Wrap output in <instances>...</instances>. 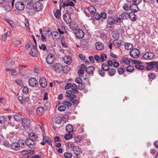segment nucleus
Here are the masks:
<instances>
[{
	"mask_svg": "<svg viewBox=\"0 0 158 158\" xmlns=\"http://www.w3.org/2000/svg\"><path fill=\"white\" fill-rule=\"evenodd\" d=\"M39 82L41 86L44 88H45L47 85V80L44 77H41L40 78Z\"/></svg>",
	"mask_w": 158,
	"mask_h": 158,
	"instance_id": "nucleus-14",
	"label": "nucleus"
},
{
	"mask_svg": "<svg viewBox=\"0 0 158 158\" xmlns=\"http://www.w3.org/2000/svg\"><path fill=\"white\" fill-rule=\"evenodd\" d=\"M25 143L26 145L31 149L35 148V144L33 141L29 139H27L25 141Z\"/></svg>",
	"mask_w": 158,
	"mask_h": 158,
	"instance_id": "nucleus-6",
	"label": "nucleus"
},
{
	"mask_svg": "<svg viewBox=\"0 0 158 158\" xmlns=\"http://www.w3.org/2000/svg\"><path fill=\"white\" fill-rule=\"evenodd\" d=\"M50 34V35H53V40H60L61 36L60 34L57 31H53L52 32H51Z\"/></svg>",
	"mask_w": 158,
	"mask_h": 158,
	"instance_id": "nucleus-16",
	"label": "nucleus"
},
{
	"mask_svg": "<svg viewBox=\"0 0 158 158\" xmlns=\"http://www.w3.org/2000/svg\"><path fill=\"white\" fill-rule=\"evenodd\" d=\"M57 31L58 32L60 35H62L64 34L65 32L67 33L66 31L65 30V29L64 27H62L60 28H57Z\"/></svg>",
	"mask_w": 158,
	"mask_h": 158,
	"instance_id": "nucleus-33",
	"label": "nucleus"
},
{
	"mask_svg": "<svg viewBox=\"0 0 158 158\" xmlns=\"http://www.w3.org/2000/svg\"><path fill=\"white\" fill-rule=\"evenodd\" d=\"M22 124L25 129H28L30 125V120L27 118H23L22 120Z\"/></svg>",
	"mask_w": 158,
	"mask_h": 158,
	"instance_id": "nucleus-7",
	"label": "nucleus"
},
{
	"mask_svg": "<svg viewBox=\"0 0 158 158\" xmlns=\"http://www.w3.org/2000/svg\"><path fill=\"white\" fill-rule=\"evenodd\" d=\"M63 60L65 63L68 64H70L72 63L71 58L69 56H65Z\"/></svg>",
	"mask_w": 158,
	"mask_h": 158,
	"instance_id": "nucleus-26",
	"label": "nucleus"
},
{
	"mask_svg": "<svg viewBox=\"0 0 158 158\" xmlns=\"http://www.w3.org/2000/svg\"><path fill=\"white\" fill-rule=\"evenodd\" d=\"M69 25V28L72 30H76L78 27L77 24L76 22H71Z\"/></svg>",
	"mask_w": 158,
	"mask_h": 158,
	"instance_id": "nucleus-22",
	"label": "nucleus"
},
{
	"mask_svg": "<svg viewBox=\"0 0 158 158\" xmlns=\"http://www.w3.org/2000/svg\"><path fill=\"white\" fill-rule=\"evenodd\" d=\"M39 48L40 49L43 51H46L47 49L46 46L44 44H42L40 46H39Z\"/></svg>",
	"mask_w": 158,
	"mask_h": 158,
	"instance_id": "nucleus-58",
	"label": "nucleus"
},
{
	"mask_svg": "<svg viewBox=\"0 0 158 158\" xmlns=\"http://www.w3.org/2000/svg\"><path fill=\"white\" fill-rule=\"evenodd\" d=\"M55 59L53 56V55L51 54L48 55L46 58V61L48 64H51L53 63Z\"/></svg>",
	"mask_w": 158,
	"mask_h": 158,
	"instance_id": "nucleus-17",
	"label": "nucleus"
},
{
	"mask_svg": "<svg viewBox=\"0 0 158 158\" xmlns=\"http://www.w3.org/2000/svg\"><path fill=\"white\" fill-rule=\"evenodd\" d=\"M49 139L48 137L47 136H43V141L40 143L41 144L44 145L45 144L48 140Z\"/></svg>",
	"mask_w": 158,
	"mask_h": 158,
	"instance_id": "nucleus-42",
	"label": "nucleus"
},
{
	"mask_svg": "<svg viewBox=\"0 0 158 158\" xmlns=\"http://www.w3.org/2000/svg\"><path fill=\"white\" fill-rule=\"evenodd\" d=\"M113 38L115 39L113 42L114 45L116 47H118L121 45L122 43L120 40H119L117 39V38L118 36V34H115V36L114 37V35H113Z\"/></svg>",
	"mask_w": 158,
	"mask_h": 158,
	"instance_id": "nucleus-8",
	"label": "nucleus"
},
{
	"mask_svg": "<svg viewBox=\"0 0 158 158\" xmlns=\"http://www.w3.org/2000/svg\"><path fill=\"white\" fill-rule=\"evenodd\" d=\"M88 10L91 14H95L96 10L94 6H89L88 7Z\"/></svg>",
	"mask_w": 158,
	"mask_h": 158,
	"instance_id": "nucleus-30",
	"label": "nucleus"
},
{
	"mask_svg": "<svg viewBox=\"0 0 158 158\" xmlns=\"http://www.w3.org/2000/svg\"><path fill=\"white\" fill-rule=\"evenodd\" d=\"M34 153L35 151H32L30 152H27V153L25 155V157H28L34 154Z\"/></svg>",
	"mask_w": 158,
	"mask_h": 158,
	"instance_id": "nucleus-52",
	"label": "nucleus"
},
{
	"mask_svg": "<svg viewBox=\"0 0 158 158\" xmlns=\"http://www.w3.org/2000/svg\"><path fill=\"white\" fill-rule=\"evenodd\" d=\"M62 104L65 106H71L72 104L69 102L68 101H64L63 102Z\"/></svg>",
	"mask_w": 158,
	"mask_h": 158,
	"instance_id": "nucleus-55",
	"label": "nucleus"
},
{
	"mask_svg": "<svg viewBox=\"0 0 158 158\" xmlns=\"http://www.w3.org/2000/svg\"><path fill=\"white\" fill-rule=\"evenodd\" d=\"M142 0H133V3L131 4L130 6V9L133 10L134 12H137L139 10L138 5L142 2Z\"/></svg>",
	"mask_w": 158,
	"mask_h": 158,
	"instance_id": "nucleus-3",
	"label": "nucleus"
},
{
	"mask_svg": "<svg viewBox=\"0 0 158 158\" xmlns=\"http://www.w3.org/2000/svg\"><path fill=\"white\" fill-rule=\"evenodd\" d=\"M29 137L30 139L33 141H35L37 139V136L34 133L31 132L29 134Z\"/></svg>",
	"mask_w": 158,
	"mask_h": 158,
	"instance_id": "nucleus-25",
	"label": "nucleus"
},
{
	"mask_svg": "<svg viewBox=\"0 0 158 158\" xmlns=\"http://www.w3.org/2000/svg\"><path fill=\"white\" fill-rule=\"evenodd\" d=\"M10 147L13 150L17 151L19 149L20 145L19 143H14L10 145Z\"/></svg>",
	"mask_w": 158,
	"mask_h": 158,
	"instance_id": "nucleus-21",
	"label": "nucleus"
},
{
	"mask_svg": "<svg viewBox=\"0 0 158 158\" xmlns=\"http://www.w3.org/2000/svg\"><path fill=\"white\" fill-rule=\"evenodd\" d=\"M98 73L102 77L105 76V72L102 70L100 69L98 70Z\"/></svg>",
	"mask_w": 158,
	"mask_h": 158,
	"instance_id": "nucleus-62",
	"label": "nucleus"
},
{
	"mask_svg": "<svg viewBox=\"0 0 158 158\" xmlns=\"http://www.w3.org/2000/svg\"><path fill=\"white\" fill-rule=\"evenodd\" d=\"M18 99L21 104H24V100L23 99V98L22 96H19L18 97Z\"/></svg>",
	"mask_w": 158,
	"mask_h": 158,
	"instance_id": "nucleus-60",
	"label": "nucleus"
},
{
	"mask_svg": "<svg viewBox=\"0 0 158 158\" xmlns=\"http://www.w3.org/2000/svg\"><path fill=\"white\" fill-rule=\"evenodd\" d=\"M75 34L78 39H82L84 37V32L82 29H77L75 31Z\"/></svg>",
	"mask_w": 158,
	"mask_h": 158,
	"instance_id": "nucleus-4",
	"label": "nucleus"
},
{
	"mask_svg": "<svg viewBox=\"0 0 158 158\" xmlns=\"http://www.w3.org/2000/svg\"><path fill=\"white\" fill-rule=\"evenodd\" d=\"M68 6L74 7L75 4L73 2L70 0H66L64 2H63L62 6L64 8L65 6Z\"/></svg>",
	"mask_w": 158,
	"mask_h": 158,
	"instance_id": "nucleus-12",
	"label": "nucleus"
},
{
	"mask_svg": "<svg viewBox=\"0 0 158 158\" xmlns=\"http://www.w3.org/2000/svg\"><path fill=\"white\" fill-rule=\"evenodd\" d=\"M73 137L72 135L71 134H67L65 135L64 138L66 139H71Z\"/></svg>",
	"mask_w": 158,
	"mask_h": 158,
	"instance_id": "nucleus-56",
	"label": "nucleus"
},
{
	"mask_svg": "<svg viewBox=\"0 0 158 158\" xmlns=\"http://www.w3.org/2000/svg\"><path fill=\"white\" fill-rule=\"evenodd\" d=\"M101 18L103 19H106L107 17V15L106 14L105 12H102L100 14Z\"/></svg>",
	"mask_w": 158,
	"mask_h": 158,
	"instance_id": "nucleus-59",
	"label": "nucleus"
},
{
	"mask_svg": "<svg viewBox=\"0 0 158 158\" xmlns=\"http://www.w3.org/2000/svg\"><path fill=\"white\" fill-rule=\"evenodd\" d=\"M84 139V137L82 135H79L75 139L77 143H79L80 141Z\"/></svg>",
	"mask_w": 158,
	"mask_h": 158,
	"instance_id": "nucleus-40",
	"label": "nucleus"
},
{
	"mask_svg": "<svg viewBox=\"0 0 158 158\" xmlns=\"http://www.w3.org/2000/svg\"><path fill=\"white\" fill-rule=\"evenodd\" d=\"M102 68L103 70L106 71L108 70L109 69V66L106 63H103L102 64Z\"/></svg>",
	"mask_w": 158,
	"mask_h": 158,
	"instance_id": "nucleus-41",
	"label": "nucleus"
},
{
	"mask_svg": "<svg viewBox=\"0 0 158 158\" xmlns=\"http://www.w3.org/2000/svg\"><path fill=\"white\" fill-rule=\"evenodd\" d=\"M44 111V109L42 107H38L36 110V113L39 115H41Z\"/></svg>",
	"mask_w": 158,
	"mask_h": 158,
	"instance_id": "nucleus-27",
	"label": "nucleus"
},
{
	"mask_svg": "<svg viewBox=\"0 0 158 158\" xmlns=\"http://www.w3.org/2000/svg\"><path fill=\"white\" fill-rule=\"evenodd\" d=\"M72 84L71 83H68L64 87L65 89L67 90L71 88L72 86Z\"/></svg>",
	"mask_w": 158,
	"mask_h": 158,
	"instance_id": "nucleus-57",
	"label": "nucleus"
},
{
	"mask_svg": "<svg viewBox=\"0 0 158 158\" xmlns=\"http://www.w3.org/2000/svg\"><path fill=\"white\" fill-rule=\"evenodd\" d=\"M73 150L74 154L77 156H78L82 153L81 149L78 146H75L73 148Z\"/></svg>",
	"mask_w": 158,
	"mask_h": 158,
	"instance_id": "nucleus-18",
	"label": "nucleus"
},
{
	"mask_svg": "<svg viewBox=\"0 0 158 158\" xmlns=\"http://www.w3.org/2000/svg\"><path fill=\"white\" fill-rule=\"evenodd\" d=\"M64 155L65 158H71L72 156V155L71 153L67 152H65Z\"/></svg>",
	"mask_w": 158,
	"mask_h": 158,
	"instance_id": "nucleus-49",
	"label": "nucleus"
},
{
	"mask_svg": "<svg viewBox=\"0 0 158 158\" xmlns=\"http://www.w3.org/2000/svg\"><path fill=\"white\" fill-rule=\"evenodd\" d=\"M94 70V68L92 66L87 67L86 69V71L88 73H92Z\"/></svg>",
	"mask_w": 158,
	"mask_h": 158,
	"instance_id": "nucleus-29",
	"label": "nucleus"
},
{
	"mask_svg": "<svg viewBox=\"0 0 158 158\" xmlns=\"http://www.w3.org/2000/svg\"><path fill=\"white\" fill-rule=\"evenodd\" d=\"M65 130L67 132L71 133L73 132V129L71 125L69 124L66 126Z\"/></svg>",
	"mask_w": 158,
	"mask_h": 158,
	"instance_id": "nucleus-23",
	"label": "nucleus"
},
{
	"mask_svg": "<svg viewBox=\"0 0 158 158\" xmlns=\"http://www.w3.org/2000/svg\"><path fill=\"white\" fill-rule=\"evenodd\" d=\"M107 22L110 25H113L115 23V20L113 17H109L107 20Z\"/></svg>",
	"mask_w": 158,
	"mask_h": 158,
	"instance_id": "nucleus-31",
	"label": "nucleus"
},
{
	"mask_svg": "<svg viewBox=\"0 0 158 158\" xmlns=\"http://www.w3.org/2000/svg\"><path fill=\"white\" fill-rule=\"evenodd\" d=\"M15 81L17 84L20 85H21L23 83L22 81L20 79L15 80Z\"/></svg>",
	"mask_w": 158,
	"mask_h": 158,
	"instance_id": "nucleus-64",
	"label": "nucleus"
},
{
	"mask_svg": "<svg viewBox=\"0 0 158 158\" xmlns=\"http://www.w3.org/2000/svg\"><path fill=\"white\" fill-rule=\"evenodd\" d=\"M116 72L115 69L111 68L109 69L108 73L109 75L111 76H114Z\"/></svg>",
	"mask_w": 158,
	"mask_h": 158,
	"instance_id": "nucleus-39",
	"label": "nucleus"
},
{
	"mask_svg": "<svg viewBox=\"0 0 158 158\" xmlns=\"http://www.w3.org/2000/svg\"><path fill=\"white\" fill-rule=\"evenodd\" d=\"M23 91L25 93H27L29 91V89L27 86H24L23 88Z\"/></svg>",
	"mask_w": 158,
	"mask_h": 158,
	"instance_id": "nucleus-63",
	"label": "nucleus"
},
{
	"mask_svg": "<svg viewBox=\"0 0 158 158\" xmlns=\"http://www.w3.org/2000/svg\"><path fill=\"white\" fill-rule=\"evenodd\" d=\"M134 70V67L131 65L128 66L126 68V70L128 72H131Z\"/></svg>",
	"mask_w": 158,
	"mask_h": 158,
	"instance_id": "nucleus-47",
	"label": "nucleus"
},
{
	"mask_svg": "<svg viewBox=\"0 0 158 158\" xmlns=\"http://www.w3.org/2000/svg\"><path fill=\"white\" fill-rule=\"evenodd\" d=\"M118 72L119 74H123L124 72V69L121 68H119L118 69Z\"/></svg>",
	"mask_w": 158,
	"mask_h": 158,
	"instance_id": "nucleus-54",
	"label": "nucleus"
},
{
	"mask_svg": "<svg viewBox=\"0 0 158 158\" xmlns=\"http://www.w3.org/2000/svg\"><path fill=\"white\" fill-rule=\"evenodd\" d=\"M30 53L33 57H36L37 56V52L36 50L31 49Z\"/></svg>",
	"mask_w": 158,
	"mask_h": 158,
	"instance_id": "nucleus-43",
	"label": "nucleus"
},
{
	"mask_svg": "<svg viewBox=\"0 0 158 158\" xmlns=\"http://www.w3.org/2000/svg\"><path fill=\"white\" fill-rule=\"evenodd\" d=\"M134 13V12H131L129 13V18L131 21L133 22L136 21L137 19Z\"/></svg>",
	"mask_w": 158,
	"mask_h": 158,
	"instance_id": "nucleus-28",
	"label": "nucleus"
},
{
	"mask_svg": "<svg viewBox=\"0 0 158 158\" xmlns=\"http://www.w3.org/2000/svg\"><path fill=\"white\" fill-rule=\"evenodd\" d=\"M122 60L123 63H124L128 65L130 64V60H129L126 57H123L122 58Z\"/></svg>",
	"mask_w": 158,
	"mask_h": 158,
	"instance_id": "nucleus-36",
	"label": "nucleus"
},
{
	"mask_svg": "<svg viewBox=\"0 0 158 158\" xmlns=\"http://www.w3.org/2000/svg\"><path fill=\"white\" fill-rule=\"evenodd\" d=\"M95 46L97 50H100L104 49V45L101 42H97L95 44Z\"/></svg>",
	"mask_w": 158,
	"mask_h": 158,
	"instance_id": "nucleus-24",
	"label": "nucleus"
},
{
	"mask_svg": "<svg viewBox=\"0 0 158 158\" xmlns=\"http://www.w3.org/2000/svg\"><path fill=\"white\" fill-rule=\"evenodd\" d=\"M66 108L64 105H61L58 108V110L60 111H63L65 110Z\"/></svg>",
	"mask_w": 158,
	"mask_h": 158,
	"instance_id": "nucleus-46",
	"label": "nucleus"
},
{
	"mask_svg": "<svg viewBox=\"0 0 158 158\" xmlns=\"http://www.w3.org/2000/svg\"><path fill=\"white\" fill-rule=\"evenodd\" d=\"M14 120L16 121H19L22 119V116L19 114H16L13 117Z\"/></svg>",
	"mask_w": 158,
	"mask_h": 158,
	"instance_id": "nucleus-34",
	"label": "nucleus"
},
{
	"mask_svg": "<svg viewBox=\"0 0 158 158\" xmlns=\"http://www.w3.org/2000/svg\"><path fill=\"white\" fill-rule=\"evenodd\" d=\"M125 47L126 50H131L133 48V45L132 44L126 43L125 44Z\"/></svg>",
	"mask_w": 158,
	"mask_h": 158,
	"instance_id": "nucleus-35",
	"label": "nucleus"
},
{
	"mask_svg": "<svg viewBox=\"0 0 158 158\" xmlns=\"http://www.w3.org/2000/svg\"><path fill=\"white\" fill-rule=\"evenodd\" d=\"M6 120V118L5 116L2 115L0 116V123H4Z\"/></svg>",
	"mask_w": 158,
	"mask_h": 158,
	"instance_id": "nucleus-50",
	"label": "nucleus"
},
{
	"mask_svg": "<svg viewBox=\"0 0 158 158\" xmlns=\"http://www.w3.org/2000/svg\"><path fill=\"white\" fill-rule=\"evenodd\" d=\"M154 56V54L153 52H148L143 55V57L145 60H151L153 58Z\"/></svg>",
	"mask_w": 158,
	"mask_h": 158,
	"instance_id": "nucleus-10",
	"label": "nucleus"
},
{
	"mask_svg": "<svg viewBox=\"0 0 158 158\" xmlns=\"http://www.w3.org/2000/svg\"><path fill=\"white\" fill-rule=\"evenodd\" d=\"M62 121V118L59 116H57L56 117L54 120V121L55 123L57 124H60Z\"/></svg>",
	"mask_w": 158,
	"mask_h": 158,
	"instance_id": "nucleus-38",
	"label": "nucleus"
},
{
	"mask_svg": "<svg viewBox=\"0 0 158 158\" xmlns=\"http://www.w3.org/2000/svg\"><path fill=\"white\" fill-rule=\"evenodd\" d=\"M15 7L16 9L19 11L23 10L25 8V5L21 2H17L15 4Z\"/></svg>",
	"mask_w": 158,
	"mask_h": 158,
	"instance_id": "nucleus-9",
	"label": "nucleus"
},
{
	"mask_svg": "<svg viewBox=\"0 0 158 158\" xmlns=\"http://www.w3.org/2000/svg\"><path fill=\"white\" fill-rule=\"evenodd\" d=\"M130 53V56L134 58H138L140 54L139 51L136 48L132 49Z\"/></svg>",
	"mask_w": 158,
	"mask_h": 158,
	"instance_id": "nucleus-5",
	"label": "nucleus"
},
{
	"mask_svg": "<svg viewBox=\"0 0 158 158\" xmlns=\"http://www.w3.org/2000/svg\"><path fill=\"white\" fill-rule=\"evenodd\" d=\"M148 77L150 79H153L155 78L156 75L154 73H150L148 74Z\"/></svg>",
	"mask_w": 158,
	"mask_h": 158,
	"instance_id": "nucleus-53",
	"label": "nucleus"
},
{
	"mask_svg": "<svg viewBox=\"0 0 158 158\" xmlns=\"http://www.w3.org/2000/svg\"><path fill=\"white\" fill-rule=\"evenodd\" d=\"M121 17L122 19L125 20L129 18V14L127 13H123L121 15Z\"/></svg>",
	"mask_w": 158,
	"mask_h": 158,
	"instance_id": "nucleus-37",
	"label": "nucleus"
},
{
	"mask_svg": "<svg viewBox=\"0 0 158 158\" xmlns=\"http://www.w3.org/2000/svg\"><path fill=\"white\" fill-rule=\"evenodd\" d=\"M146 64L147 66L146 67V69L147 70L155 68V64H156L155 61L147 62Z\"/></svg>",
	"mask_w": 158,
	"mask_h": 158,
	"instance_id": "nucleus-19",
	"label": "nucleus"
},
{
	"mask_svg": "<svg viewBox=\"0 0 158 158\" xmlns=\"http://www.w3.org/2000/svg\"><path fill=\"white\" fill-rule=\"evenodd\" d=\"M65 145L66 147H67L69 148H73V149L74 147H75L73 143L72 142L67 143L65 144Z\"/></svg>",
	"mask_w": 158,
	"mask_h": 158,
	"instance_id": "nucleus-45",
	"label": "nucleus"
},
{
	"mask_svg": "<svg viewBox=\"0 0 158 158\" xmlns=\"http://www.w3.org/2000/svg\"><path fill=\"white\" fill-rule=\"evenodd\" d=\"M67 91H71V94H75V93H77L78 90L77 85L74 83L72 85V86L71 87V90H67Z\"/></svg>",
	"mask_w": 158,
	"mask_h": 158,
	"instance_id": "nucleus-15",
	"label": "nucleus"
},
{
	"mask_svg": "<svg viewBox=\"0 0 158 158\" xmlns=\"http://www.w3.org/2000/svg\"><path fill=\"white\" fill-rule=\"evenodd\" d=\"M27 3L26 7L30 10L33 9L35 11L38 12L42 10L43 6L40 2H36L33 4V0H25Z\"/></svg>",
	"mask_w": 158,
	"mask_h": 158,
	"instance_id": "nucleus-1",
	"label": "nucleus"
},
{
	"mask_svg": "<svg viewBox=\"0 0 158 158\" xmlns=\"http://www.w3.org/2000/svg\"><path fill=\"white\" fill-rule=\"evenodd\" d=\"M135 67L136 68L139 69H143L144 68V66L139 63L135 64Z\"/></svg>",
	"mask_w": 158,
	"mask_h": 158,
	"instance_id": "nucleus-48",
	"label": "nucleus"
},
{
	"mask_svg": "<svg viewBox=\"0 0 158 158\" xmlns=\"http://www.w3.org/2000/svg\"><path fill=\"white\" fill-rule=\"evenodd\" d=\"M107 58L106 55L104 53H102L100 55V60L102 62L106 60Z\"/></svg>",
	"mask_w": 158,
	"mask_h": 158,
	"instance_id": "nucleus-44",
	"label": "nucleus"
},
{
	"mask_svg": "<svg viewBox=\"0 0 158 158\" xmlns=\"http://www.w3.org/2000/svg\"><path fill=\"white\" fill-rule=\"evenodd\" d=\"M7 66L9 67H10L12 66L14 64V62L12 61L11 60H8L6 62V63Z\"/></svg>",
	"mask_w": 158,
	"mask_h": 158,
	"instance_id": "nucleus-51",
	"label": "nucleus"
},
{
	"mask_svg": "<svg viewBox=\"0 0 158 158\" xmlns=\"http://www.w3.org/2000/svg\"><path fill=\"white\" fill-rule=\"evenodd\" d=\"M75 81L77 83L81 84L82 82V80L80 77H77L76 78Z\"/></svg>",
	"mask_w": 158,
	"mask_h": 158,
	"instance_id": "nucleus-61",
	"label": "nucleus"
},
{
	"mask_svg": "<svg viewBox=\"0 0 158 158\" xmlns=\"http://www.w3.org/2000/svg\"><path fill=\"white\" fill-rule=\"evenodd\" d=\"M64 20L67 23H70L71 22V16L68 13H65L63 16Z\"/></svg>",
	"mask_w": 158,
	"mask_h": 158,
	"instance_id": "nucleus-13",
	"label": "nucleus"
},
{
	"mask_svg": "<svg viewBox=\"0 0 158 158\" xmlns=\"http://www.w3.org/2000/svg\"><path fill=\"white\" fill-rule=\"evenodd\" d=\"M66 93L67 94L65 95L66 97L69 98V100L71 102L76 104L78 103V100L77 99H74V98L76 97V95L75 94H71L72 93L70 91H66Z\"/></svg>",
	"mask_w": 158,
	"mask_h": 158,
	"instance_id": "nucleus-2",
	"label": "nucleus"
},
{
	"mask_svg": "<svg viewBox=\"0 0 158 158\" xmlns=\"http://www.w3.org/2000/svg\"><path fill=\"white\" fill-rule=\"evenodd\" d=\"M53 13L55 17L58 19H59L60 16V11L58 9H57V10H56L55 11V10H54Z\"/></svg>",
	"mask_w": 158,
	"mask_h": 158,
	"instance_id": "nucleus-32",
	"label": "nucleus"
},
{
	"mask_svg": "<svg viewBox=\"0 0 158 158\" xmlns=\"http://www.w3.org/2000/svg\"><path fill=\"white\" fill-rule=\"evenodd\" d=\"M54 66L55 70L56 72H59L62 69L63 71L64 70L63 69L62 66L60 63H56Z\"/></svg>",
	"mask_w": 158,
	"mask_h": 158,
	"instance_id": "nucleus-20",
	"label": "nucleus"
},
{
	"mask_svg": "<svg viewBox=\"0 0 158 158\" xmlns=\"http://www.w3.org/2000/svg\"><path fill=\"white\" fill-rule=\"evenodd\" d=\"M28 82L29 85L31 87H34L38 85V82L35 78H30Z\"/></svg>",
	"mask_w": 158,
	"mask_h": 158,
	"instance_id": "nucleus-11",
	"label": "nucleus"
}]
</instances>
